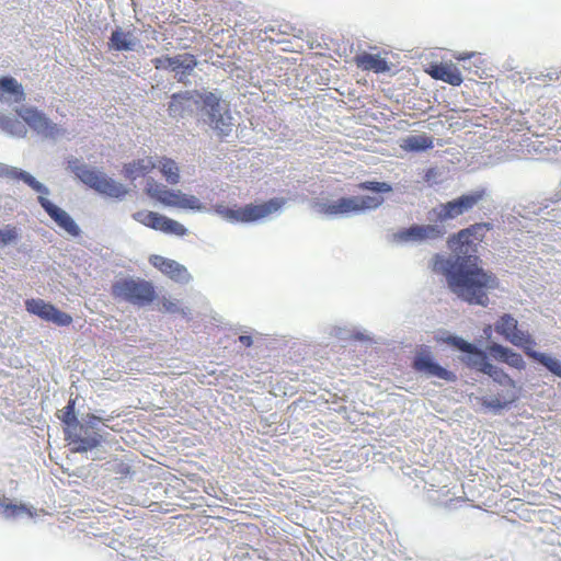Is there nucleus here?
Instances as JSON below:
<instances>
[{
	"label": "nucleus",
	"mask_w": 561,
	"mask_h": 561,
	"mask_svg": "<svg viewBox=\"0 0 561 561\" xmlns=\"http://www.w3.org/2000/svg\"><path fill=\"white\" fill-rule=\"evenodd\" d=\"M492 229V224L471 225L448 238L450 253L435 254L430 263L431 268L446 280H492V275L480 265L478 245L484 233Z\"/></svg>",
	"instance_id": "f257e3e1"
},
{
	"label": "nucleus",
	"mask_w": 561,
	"mask_h": 561,
	"mask_svg": "<svg viewBox=\"0 0 561 561\" xmlns=\"http://www.w3.org/2000/svg\"><path fill=\"white\" fill-rule=\"evenodd\" d=\"M445 342L459 351L467 353V356L461 358L467 367L488 375L495 383L503 388L502 392L496 397L482 400V405L484 408L500 411L518 400L519 388L516 381L511 378L504 369L491 364L486 352L467 342L462 337L455 335L448 336Z\"/></svg>",
	"instance_id": "f03ea898"
},
{
	"label": "nucleus",
	"mask_w": 561,
	"mask_h": 561,
	"mask_svg": "<svg viewBox=\"0 0 561 561\" xmlns=\"http://www.w3.org/2000/svg\"><path fill=\"white\" fill-rule=\"evenodd\" d=\"M196 96L201 122L208 126L219 138L230 136L234 123L229 105L222 100V93L218 90H202L197 91Z\"/></svg>",
	"instance_id": "7ed1b4c3"
},
{
	"label": "nucleus",
	"mask_w": 561,
	"mask_h": 561,
	"mask_svg": "<svg viewBox=\"0 0 561 561\" xmlns=\"http://www.w3.org/2000/svg\"><path fill=\"white\" fill-rule=\"evenodd\" d=\"M385 202L381 195H357L327 201L317 205L318 211L328 217H348L379 208Z\"/></svg>",
	"instance_id": "20e7f679"
},
{
	"label": "nucleus",
	"mask_w": 561,
	"mask_h": 561,
	"mask_svg": "<svg viewBox=\"0 0 561 561\" xmlns=\"http://www.w3.org/2000/svg\"><path fill=\"white\" fill-rule=\"evenodd\" d=\"M69 168L82 183L102 195L123 199L129 192L124 184L78 160L69 161Z\"/></svg>",
	"instance_id": "39448f33"
},
{
	"label": "nucleus",
	"mask_w": 561,
	"mask_h": 561,
	"mask_svg": "<svg viewBox=\"0 0 561 561\" xmlns=\"http://www.w3.org/2000/svg\"><path fill=\"white\" fill-rule=\"evenodd\" d=\"M286 199L283 197H274L262 204H248L239 208H229L222 205L216 207V214L231 224H250L264 219L275 213L282 210Z\"/></svg>",
	"instance_id": "423d86ee"
},
{
	"label": "nucleus",
	"mask_w": 561,
	"mask_h": 561,
	"mask_svg": "<svg viewBox=\"0 0 561 561\" xmlns=\"http://www.w3.org/2000/svg\"><path fill=\"white\" fill-rule=\"evenodd\" d=\"M484 196L483 190H477L462 194L449 202L439 204L432 210L433 219L440 224L470 211Z\"/></svg>",
	"instance_id": "0eeeda50"
},
{
	"label": "nucleus",
	"mask_w": 561,
	"mask_h": 561,
	"mask_svg": "<svg viewBox=\"0 0 561 561\" xmlns=\"http://www.w3.org/2000/svg\"><path fill=\"white\" fill-rule=\"evenodd\" d=\"M76 401L70 399L67 405L62 410L60 416L61 422L66 425L65 435L69 445H72L73 451H88L95 448L100 444V439L96 436L93 437H81L78 433V428L83 426L79 423L75 413Z\"/></svg>",
	"instance_id": "6e6552de"
},
{
	"label": "nucleus",
	"mask_w": 561,
	"mask_h": 561,
	"mask_svg": "<svg viewBox=\"0 0 561 561\" xmlns=\"http://www.w3.org/2000/svg\"><path fill=\"white\" fill-rule=\"evenodd\" d=\"M446 228L443 224L435 221L432 225H411L393 234L397 243H422L424 241H434L442 239L446 234Z\"/></svg>",
	"instance_id": "1a4fd4ad"
},
{
	"label": "nucleus",
	"mask_w": 561,
	"mask_h": 561,
	"mask_svg": "<svg viewBox=\"0 0 561 561\" xmlns=\"http://www.w3.org/2000/svg\"><path fill=\"white\" fill-rule=\"evenodd\" d=\"M495 331L513 345L523 348L525 354L535 346V341L527 332L518 330V321L505 313L495 322Z\"/></svg>",
	"instance_id": "9d476101"
},
{
	"label": "nucleus",
	"mask_w": 561,
	"mask_h": 561,
	"mask_svg": "<svg viewBox=\"0 0 561 561\" xmlns=\"http://www.w3.org/2000/svg\"><path fill=\"white\" fill-rule=\"evenodd\" d=\"M27 312L37 316L46 322H51L58 327H68L72 323V317L54 305L39 298H32L25 301Z\"/></svg>",
	"instance_id": "9b49d317"
},
{
	"label": "nucleus",
	"mask_w": 561,
	"mask_h": 561,
	"mask_svg": "<svg viewBox=\"0 0 561 561\" xmlns=\"http://www.w3.org/2000/svg\"><path fill=\"white\" fill-rule=\"evenodd\" d=\"M113 291L124 300L139 306H144L154 298L151 283H116Z\"/></svg>",
	"instance_id": "f8f14e48"
},
{
	"label": "nucleus",
	"mask_w": 561,
	"mask_h": 561,
	"mask_svg": "<svg viewBox=\"0 0 561 561\" xmlns=\"http://www.w3.org/2000/svg\"><path fill=\"white\" fill-rule=\"evenodd\" d=\"M18 115L37 134L45 137H55L58 128L43 112L33 106H23L16 110Z\"/></svg>",
	"instance_id": "ddd939ff"
},
{
	"label": "nucleus",
	"mask_w": 561,
	"mask_h": 561,
	"mask_svg": "<svg viewBox=\"0 0 561 561\" xmlns=\"http://www.w3.org/2000/svg\"><path fill=\"white\" fill-rule=\"evenodd\" d=\"M37 201L46 214L60 229L65 230L72 237L80 234L79 226L66 210L55 205L45 196H38Z\"/></svg>",
	"instance_id": "4468645a"
},
{
	"label": "nucleus",
	"mask_w": 561,
	"mask_h": 561,
	"mask_svg": "<svg viewBox=\"0 0 561 561\" xmlns=\"http://www.w3.org/2000/svg\"><path fill=\"white\" fill-rule=\"evenodd\" d=\"M488 283H448L449 289L469 304L486 306L489 297L486 294Z\"/></svg>",
	"instance_id": "2eb2a0df"
},
{
	"label": "nucleus",
	"mask_w": 561,
	"mask_h": 561,
	"mask_svg": "<svg viewBox=\"0 0 561 561\" xmlns=\"http://www.w3.org/2000/svg\"><path fill=\"white\" fill-rule=\"evenodd\" d=\"M413 368L428 377H437L450 382L457 380V376L453 371L447 370L434 362L430 352L419 353L413 359Z\"/></svg>",
	"instance_id": "dca6fc26"
},
{
	"label": "nucleus",
	"mask_w": 561,
	"mask_h": 561,
	"mask_svg": "<svg viewBox=\"0 0 561 561\" xmlns=\"http://www.w3.org/2000/svg\"><path fill=\"white\" fill-rule=\"evenodd\" d=\"M197 91H184L173 93L168 103L169 116L175 119L183 118L186 114L193 112V105H196Z\"/></svg>",
	"instance_id": "f3484780"
},
{
	"label": "nucleus",
	"mask_w": 561,
	"mask_h": 561,
	"mask_svg": "<svg viewBox=\"0 0 561 561\" xmlns=\"http://www.w3.org/2000/svg\"><path fill=\"white\" fill-rule=\"evenodd\" d=\"M197 65L198 61L193 54L182 53L172 56L170 71L173 72V77L178 82L187 84L190 82L188 78L192 76Z\"/></svg>",
	"instance_id": "a211bd4d"
},
{
	"label": "nucleus",
	"mask_w": 561,
	"mask_h": 561,
	"mask_svg": "<svg viewBox=\"0 0 561 561\" xmlns=\"http://www.w3.org/2000/svg\"><path fill=\"white\" fill-rule=\"evenodd\" d=\"M139 44L134 30H124L122 26H115L108 38V48L115 51H133Z\"/></svg>",
	"instance_id": "6ab92c4d"
},
{
	"label": "nucleus",
	"mask_w": 561,
	"mask_h": 561,
	"mask_svg": "<svg viewBox=\"0 0 561 561\" xmlns=\"http://www.w3.org/2000/svg\"><path fill=\"white\" fill-rule=\"evenodd\" d=\"M150 263L171 280H188L192 277L184 265L161 255H151Z\"/></svg>",
	"instance_id": "aec40b11"
},
{
	"label": "nucleus",
	"mask_w": 561,
	"mask_h": 561,
	"mask_svg": "<svg viewBox=\"0 0 561 561\" xmlns=\"http://www.w3.org/2000/svg\"><path fill=\"white\" fill-rule=\"evenodd\" d=\"M0 171H4L2 178H8L12 180L22 181L28 187H31L36 193H39V196H47L50 194L49 188L37 181L31 173L11 165L0 167Z\"/></svg>",
	"instance_id": "412c9836"
},
{
	"label": "nucleus",
	"mask_w": 561,
	"mask_h": 561,
	"mask_svg": "<svg viewBox=\"0 0 561 561\" xmlns=\"http://www.w3.org/2000/svg\"><path fill=\"white\" fill-rule=\"evenodd\" d=\"M489 354L496 360L507 364L510 367L523 370L526 368V363L523 356L513 350L503 346L499 343H491L488 345Z\"/></svg>",
	"instance_id": "4be33fe9"
},
{
	"label": "nucleus",
	"mask_w": 561,
	"mask_h": 561,
	"mask_svg": "<svg viewBox=\"0 0 561 561\" xmlns=\"http://www.w3.org/2000/svg\"><path fill=\"white\" fill-rule=\"evenodd\" d=\"M428 73L432 76V78L455 87L460 85L463 81L461 72L451 62L432 65Z\"/></svg>",
	"instance_id": "5701e85b"
},
{
	"label": "nucleus",
	"mask_w": 561,
	"mask_h": 561,
	"mask_svg": "<svg viewBox=\"0 0 561 561\" xmlns=\"http://www.w3.org/2000/svg\"><path fill=\"white\" fill-rule=\"evenodd\" d=\"M25 93L21 83L12 77L0 78V101L5 103H21Z\"/></svg>",
	"instance_id": "b1692460"
},
{
	"label": "nucleus",
	"mask_w": 561,
	"mask_h": 561,
	"mask_svg": "<svg viewBox=\"0 0 561 561\" xmlns=\"http://www.w3.org/2000/svg\"><path fill=\"white\" fill-rule=\"evenodd\" d=\"M154 168H157V164L152 158L146 157L125 163L122 173L126 179L134 181L139 176L150 173Z\"/></svg>",
	"instance_id": "393cba45"
},
{
	"label": "nucleus",
	"mask_w": 561,
	"mask_h": 561,
	"mask_svg": "<svg viewBox=\"0 0 561 561\" xmlns=\"http://www.w3.org/2000/svg\"><path fill=\"white\" fill-rule=\"evenodd\" d=\"M356 65L363 70L385 73L390 70L389 62L379 55L362 53L355 57Z\"/></svg>",
	"instance_id": "a878e982"
},
{
	"label": "nucleus",
	"mask_w": 561,
	"mask_h": 561,
	"mask_svg": "<svg viewBox=\"0 0 561 561\" xmlns=\"http://www.w3.org/2000/svg\"><path fill=\"white\" fill-rule=\"evenodd\" d=\"M434 141L431 136L425 134L411 135L403 139L401 147L407 151L421 152L433 148Z\"/></svg>",
	"instance_id": "bb28decb"
},
{
	"label": "nucleus",
	"mask_w": 561,
	"mask_h": 561,
	"mask_svg": "<svg viewBox=\"0 0 561 561\" xmlns=\"http://www.w3.org/2000/svg\"><path fill=\"white\" fill-rule=\"evenodd\" d=\"M0 129L11 136L24 137L25 125L16 117L0 113Z\"/></svg>",
	"instance_id": "cd10ccee"
},
{
	"label": "nucleus",
	"mask_w": 561,
	"mask_h": 561,
	"mask_svg": "<svg viewBox=\"0 0 561 561\" xmlns=\"http://www.w3.org/2000/svg\"><path fill=\"white\" fill-rule=\"evenodd\" d=\"M157 167L169 184L175 185L180 182V169L174 160L163 157Z\"/></svg>",
	"instance_id": "c85d7f7f"
},
{
	"label": "nucleus",
	"mask_w": 561,
	"mask_h": 561,
	"mask_svg": "<svg viewBox=\"0 0 561 561\" xmlns=\"http://www.w3.org/2000/svg\"><path fill=\"white\" fill-rule=\"evenodd\" d=\"M526 355L543 365L554 376L561 378V362H559L558 359L545 353L536 352L533 348L527 351Z\"/></svg>",
	"instance_id": "c756f323"
},
{
	"label": "nucleus",
	"mask_w": 561,
	"mask_h": 561,
	"mask_svg": "<svg viewBox=\"0 0 561 561\" xmlns=\"http://www.w3.org/2000/svg\"><path fill=\"white\" fill-rule=\"evenodd\" d=\"M22 237L21 228L13 225H5L0 228V249L15 245Z\"/></svg>",
	"instance_id": "7c9ffc66"
},
{
	"label": "nucleus",
	"mask_w": 561,
	"mask_h": 561,
	"mask_svg": "<svg viewBox=\"0 0 561 561\" xmlns=\"http://www.w3.org/2000/svg\"><path fill=\"white\" fill-rule=\"evenodd\" d=\"M157 230L168 234L185 236L187 229L179 221L161 215Z\"/></svg>",
	"instance_id": "2f4dec72"
},
{
	"label": "nucleus",
	"mask_w": 561,
	"mask_h": 561,
	"mask_svg": "<svg viewBox=\"0 0 561 561\" xmlns=\"http://www.w3.org/2000/svg\"><path fill=\"white\" fill-rule=\"evenodd\" d=\"M9 500L0 495V511L5 518H14L22 514L32 515L24 504H12Z\"/></svg>",
	"instance_id": "473e14b6"
},
{
	"label": "nucleus",
	"mask_w": 561,
	"mask_h": 561,
	"mask_svg": "<svg viewBox=\"0 0 561 561\" xmlns=\"http://www.w3.org/2000/svg\"><path fill=\"white\" fill-rule=\"evenodd\" d=\"M183 209H191L199 213H204L207 210L206 205H204L196 196L188 195L180 192L178 206Z\"/></svg>",
	"instance_id": "72a5a7b5"
},
{
	"label": "nucleus",
	"mask_w": 561,
	"mask_h": 561,
	"mask_svg": "<svg viewBox=\"0 0 561 561\" xmlns=\"http://www.w3.org/2000/svg\"><path fill=\"white\" fill-rule=\"evenodd\" d=\"M133 219L146 227L157 230L161 214L150 210H139L131 215Z\"/></svg>",
	"instance_id": "f704fd0d"
},
{
	"label": "nucleus",
	"mask_w": 561,
	"mask_h": 561,
	"mask_svg": "<svg viewBox=\"0 0 561 561\" xmlns=\"http://www.w3.org/2000/svg\"><path fill=\"white\" fill-rule=\"evenodd\" d=\"M357 186L362 191H369L377 195L392 192V186L389 183L375 180L360 182Z\"/></svg>",
	"instance_id": "c9c22d12"
},
{
	"label": "nucleus",
	"mask_w": 561,
	"mask_h": 561,
	"mask_svg": "<svg viewBox=\"0 0 561 561\" xmlns=\"http://www.w3.org/2000/svg\"><path fill=\"white\" fill-rule=\"evenodd\" d=\"M167 186L157 182L154 179L152 178H148L146 180V186H145V192L146 194L153 198V199H157L158 202L160 201V198L162 197V194L163 192L165 191Z\"/></svg>",
	"instance_id": "e433bc0d"
},
{
	"label": "nucleus",
	"mask_w": 561,
	"mask_h": 561,
	"mask_svg": "<svg viewBox=\"0 0 561 561\" xmlns=\"http://www.w3.org/2000/svg\"><path fill=\"white\" fill-rule=\"evenodd\" d=\"M180 192L181 191H179V190L174 191V190H169L167 187L159 202L165 206L176 207L178 202H179Z\"/></svg>",
	"instance_id": "4c0bfd02"
},
{
	"label": "nucleus",
	"mask_w": 561,
	"mask_h": 561,
	"mask_svg": "<svg viewBox=\"0 0 561 561\" xmlns=\"http://www.w3.org/2000/svg\"><path fill=\"white\" fill-rule=\"evenodd\" d=\"M172 56L157 57L151 60L153 67L158 70H171Z\"/></svg>",
	"instance_id": "58836bf2"
},
{
	"label": "nucleus",
	"mask_w": 561,
	"mask_h": 561,
	"mask_svg": "<svg viewBox=\"0 0 561 561\" xmlns=\"http://www.w3.org/2000/svg\"><path fill=\"white\" fill-rule=\"evenodd\" d=\"M162 310L170 313L182 312L183 314H185V312L179 307V304L176 301H172L169 299H163Z\"/></svg>",
	"instance_id": "ea45409f"
},
{
	"label": "nucleus",
	"mask_w": 561,
	"mask_h": 561,
	"mask_svg": "<svg viewBox=\"0 0 561 561\" xmlns=\"http://www.w3.org/2000/svg\"><path fill=\"white\" fill-rule=\"evenodd\" d=\"M545 77L549 80V81H554V80H559L560 77H561V71H548Z\"/></svg>",
	"instance_id": "a19ab883"
},
{
	"label": "nucleus",
	"mask_w": 561,
	"mask_h": 561,
	"mask_svg": "<svg viewBox=\"0 0 561 561\" xmlns=\"http://www.w3.org/2000/svg\"><path fill=\"white\" fill-rule=\"evenodd\" d=\"M239 341L245 347H249L252 345V337L250 335H240Z\"/></svg>",
	"instance_id": "79ce46f5"
},
{
	"label": "nucleus",
	"mask_w": 561,
	"mask_h": 561,
	"mask_svg": "<svg viewBox=\"0 0 561 561\" xmlns=\"http://www.w3.org/2000/svg\"><path fill=\"white\" fill-rule=\"evenodd\" d=\"M476 55V53H460L458 55L455 56V58L457 60H467V59H470L471 57H473Z\"/></svg>",
	"instance_id": "37998d69"
},
{
	"label": "nucleus",
	"mask_w": 561,
	"mask_h": 561,
	"mask_svg": "<svg viewBox=\"0 0 561 561\" xmlns=\"http://www.w3.org/2000/svg\"><path fill=\"white\" fill-rule=\"evenodd\" d=\"M7 164L0 162V167H5ZM4 171H0V178H2Z\"/></svg>",
	"instance_id": "c03bdc74"
}]
</instances>
